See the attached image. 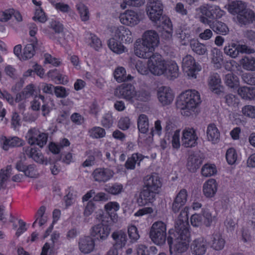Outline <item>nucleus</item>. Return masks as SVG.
Listing matches in <instances>:
<instances>
[{"instance_id": "52", "label": "nucleus", "mask_w": 255, "mask_h": 255, "mask_svg": "<svg viewBox=\"0 0 255 255\" xmlns=\"http://www.w3.org/2000/svg\"><path fill=\"white\" fill-rule=\"evenodd\" d=\"M89 136L92 138H101L106 135L105 130L100 127H94L88 131Z\"/></svg>"}, {"instance_id": "18", "label": "nucleus", "mask_w": 255, "mask_h": 255, "mask_svg": "<svg viewBox=\"0 0 255 255\" xmlns=\"http://www.w3.org/2000/svg\"><path fill=\"white\" fill-rule=\"evenodd\" d=\"M157 98L163 106L170 104L173 101L174 95L172 90L168 87L162 86L157 90Z\"/></svg>"}, {"instance_id": "60", "label": "nucleus", "mask_w": 255, "mask_h": 255, "mask_svg": "<svg viewBox=\"0 0 255 255\" xmlns=\"http://www.w3.org/2000/svg\"><path fill=\"white\" fill-rule=\"evenodd\" d=\"M237 157L238 155L234 148H230L227 150L226 154V158L229 164L232 165L234 164L237 161Z\"/></svg>"}, {"instance_id": "58", "label": "nucleus", "mask_w": 255, "mask_h": 255, "mask_svg": "<svg viewBox=\"0 0 255 255\" xmlns=\"http://www.w3.org/2000/svg\"><path fill=\"white\" fill-rule=\"evenodd\" d=\"M218 184L214 179H209L203 184L204 191H217Z\"/></svg>"}, {"instance_id": "43", "label": "nucleus", "mask_w": 255, "mask_h": 255, "mask_svg": "<svg viewBox=\"0 0 255 255\" xmlns=\"http://www.w3.org/2000/svg\"><path fill=\"white\" fill-rule=\"evenodd\" d=\"M76 8L82 21H86L89 20L90 17L89 11L88 7L85 4L79 1L76 3Z\"/></svg>"}, {"instance_id": "61", "label": "nucleus", "mask_w": 255, "mask_h": 255, "mask_svg": "<svg viewBox=\"0 0 255 255\" xmlns=\"http://www.w3.org/2000/svg\"><path fill=\"white\" fill-rule=\"evenodd\" d=\"M228 10L232 15H237V19H239V2L238 1H233L229 3L228 6Z\"/></svg>"}, {"instance_id": "10", "label": "nucleus", "mask_w": 255, "mask_h": 255, "mask_svg": "<svg viewBox=\"0 0 255 255\" xmlns=\"http://www.w3.org/2000/svg\"><path fill=\"white\" fill-rule=\"evenodd\" d=\"M182 67L190 78H196L197 73L201 70V66L191 55H187L183 58Z\"/></svg>"}, {"instance_id": "28", "label": "nucleus", "mask_w": 255, "mask_h": 255, "mask_svg": "<svg viewBox=\"0 0 255 255\" xmlns=\"http://www.w3.org/2000/svg\"><path fill=\"white\" fill-rule=\"evenodd\" d=\"M203 162L202 157L198 154H193L188 157L187 168L191 172H195Z\"/></svg>"}, {"instance_id": "63", "label": "nucleus", "mask_w": 255, "mask_h": 255, "mask_svg": "<svg viewBox=\"0 0 255 255\" xmlns=\"http://www.w3.org/2000/svg\"><path fill=\"white\" fill-rule=\"evenodd\" d=\"M54 93L57 98H64L69 95V90L64 87L57 86H55Z\"/></svg>"}, {"instance_id": "16", "label": "nucleus", "mask_w": 255, "mask_h": 255, "mask_svg": "<svg viewBox=\"0 0 255 255\" xmlns=\"http://www.w3.org/2000/svg\"><path fill=\"white\" fill-rule=\"evenodd\" d=\"M114 171L109 168H97L92 173L95 181L99 183H105L109 181L114 176Z\"/></svg>"}, {"instance_id": "50", "label": "nucleus", "mask_w": 255, "mask_h": 255, "mask_svg": "<svg viewBox=\"0 0 255 255\" xmlns=\"http://www.w3.org/2000/svg\"><path fill=\"white\" fill-rule=\"evenodd\" d=\"M225 53L232 58H236L239 54V44L232 43L224 47Z\"/></svg>"}, {"instance_id": "57", "label": "nucleus", "mask_w": 255, "mask_h": 255, "mask_svg": "<svg viewBox=\"0 0 255 255\" xmlns=\"http://www.w3.org/2000/svg\"><path fill=\"white\" fill-rule=\"evenodd\" d=\"M61 216V211L60 210L58 209H55L53 211L52 213V223L51 225L50 226L49 228L47 229L45 233V235L44 236V238H45L46 237L48 236L49 233L51 232L52 230L53 229V226L55 225L58 221L59 220Z\"/></svg>"}, {"instance_id": "30", "label": "nucleus", "mask_w": 255, "mask_h": 255, "mask_svg": "<svg viewBox=\"0 0 255 255\" xmlns=\"http://www.w3.org/2000/svg\"><path fill=\"white\" fill-rule=\"evenodd\" d=\"M108 45L111 50L117 54H121L128 51L127 48L121 42L118 41L115 37L109 40Z\"/></svg>"}, {"instance_id": "51", "label": "nucleus", "mask_w": 255, "mask_h": 255, "mask_svg": "<svg viewBox=\"0 0 255 255\" xmlns=\"http://www.w3.org/2000/svg\"><path fill=\"white\" fill-rule=\"evenodd\" d=\"M240 96L243 99H252L255 97V87H243L240 88Z\"/></svg>"}, {"instance_id": "8", "label": "nucleus", "mask_w": 255, "mask_h": 255, "mask_svg": "<svg viewBox=\"0 0 255 255\" xmlns=\"http://www.w3.org/2000/svg\"><path fill=\"white\" fill-rule=\"evenodd\" d=\"M147 65L150 73L155 76H161L165 72L166 61L162 56L157 53L150 55L148 58Z\"/></svg>"}, {"instance_id": "11", "label": "nucleus", "mask_w": 255, "mask_h": 255, "mask_svg": "<svg viewBox=\"0 0 255 255\" xmlns=\"http://www.w3.org/2000/svg\"><path fill=\"white\" fill-rule=\"evenodd\" d=\"M121 23L125 26L134 27L141 20L140 13L133 9H127L119 15Z\"/></svg>"}, {"instance_id": "36", "label": "nucleus", "mask_w": 255, "mask_h": 255, "mask_svg": "<svg viewBox=\"0 0 255 255\" xmlns=\"http://www.w3.org/2000/svg\"><path fill=\"white\" fill-rule=\"evenodd\" d=\"M155 192H140L137 199L139 206H143L154 200Z\"/></svg>"}, {"instance_id": "49", "label": "nucleus", "mask_w": 255, "mask_h": 255, "mask_svg": "<svg viewBox=\"0 0 255 255\" xmlns=\"http://www.w3.org/2000/svg\"><path fill=\"white\" fill-rule=\"evenodd\" d=\"M145 0H122L120 7L122 10L126 9L128 6L138 7L143 5Z\"/></svg>"}, {"instance_id": "5", "label": "nucleus", "mask_w": 255, "mask_h": 255, "mask_svg": "<svg viewBox=\"0 0 255 255\" xmlns=\"http://www.w3.org/2000/svg\"><path fill=\"white\" fill-rule=\"evenodd\" d=\"M110 199V195L105 192H87L83 197V202L88 201L84 211V216L88 217L93 213L95 207L92 201H106Z\"/></svg>"}, {"instance_id": "26", "label": "nucleus", "mask_w": 255, "mask_h": 255, "mask_svg": "<svg viewBox=\"0 0 255 255\" xmlns=\"http://www.w3.org/2000/svg\"><path fill=\"white\" fill-rule=\"evenodd\" d=\"M0 141L2 148L4 150H8L10 148L21 146L23 142V140L17 136H1Z\"/></svg>"}, {"instance_id": "22", "label": "nucleus", "mask_w": 255, "mask_h": 255, "mask_svg": "<svg viewBox=\"0 0 255 255\" xmlns=\"http://www.w3.org/2000/svg\"><path fill=\"white\" fill-rule=\"evenodd\" d=\"M144 186L148 191H154L161 187L162 182L158 174L153 173L145 177Z\"/></svg>"}, {"instance_id": "44", "label": "nucleus", "mask_w": 255, "mask_h": 255, "mask_svg": "<svg viewBox=\"0 0 255 255\" xmlns=\"http://www.w3.org/2000/svg\"><path fill=\"white\" fill-rule=\"evenodd\" d=\"M217 173V167L215 164L213 163L205 164L201 168V174L206 177L214 176Z\"/></svg>"}, {"instance_id": "29", "label": "nucleus", "mask_w": 255, "mask_h": 255, "mask_svg": "<svg viewBox=\"0 0 255 255\" xmlns=\"http://www.w3.org/2000/svg\"><path fill=\"white\" fill-rule=\"evenodd\" d=\"M120 204L117 202H109L104 206L105 211L113 222L117 221L118 216L117 212L120 210Z\"/></svg>"}, {"instance_id": "47", "label": "nucleus", "mask_w": 255, "mask_h": 255, "mask_svg": "<svg viewBox=\"0 0 255 255\" xmlns=\"http://www.w3.org/2000/svg\"><path fill=\"white\" fill-rule=\"evenodd\" d=\"M211 28L217 34L226 35L229 32V28L224 23L217 21L214 22Z\"/></svg>"}, {"instance_id": "24", "label": "nucleus", "mask_w": 255, "mask_h": 255, "mask_svg": "<svg viewBox=\"0 0 255 255\" xmlns=\"http://www.w3.org/2000/svg\"><path fill=\"white\" fill-rule=\"evenodd\" d=\"M112 238L114 241V246L117 249H122L125 247L128 241V237L125 231L116 230L112 234Z\"/></svg>"}, {"instance_id": "12", "label": "nucleus", "mask_w": 255, "mask_h": 255, "mask_svg": "<svg viewBox=\"0 0 255 255\" xmlns=\"http://www.w3.org/2000/svg\"><path fill=\"white\" fill-rule=\"evenodd\" d=\"M112 35L119 39L126 44H129L133 41V35L131 31L124 25L114 26L112 28Z\"/></svg>"}, {"instance_id": "21", "label": "nucleus", "mask_w": 255, "mask_h": 255, "mask_svg": "<svg viewBox=\"0 0 255 255\" xmlns=\"http://www.w3.org/2000/svg\"><path fill=\"white\" fill-rule=\"evenodd\" d=\"M208 86L209 90L214 94L219 95L223 92V86L219 75L214 73L211 75L208 80Z\"/></svg>"}, {"instance_id": "23", "label": "nucleus", "mask_w": 255, "mask_h": 255, "mask_svg": "<svg viewBox=\"0 0 255 255\" xmlns=\"http://www.w3.org/2000/svg\"><path fill=\"white\" fill-rule=\"evenodd\" d=\"M208 247L206 239L199 238L194 240L191 245V251L195 255H203L205 254Z\"/></svg>"}, {"instance_id": "17", "label": "nucleus", "mask_w": 255, "mask_h": 255, "mask_svg": "<svg viewBox=\"0 0 255 255\" xmlns=\"http://www.w3.org/2000/svg\"><path fill=\"white\" fill-rule=\"evenodd\" d=\"M95 242L91 237L87 236L80 238L78 241V248L83 254H89L95 250Z\"/></svg>"}, {"instance_id": "15", "label": "nucleus", "mask_w": 255, "mask_h": 255, "mask_svg": "<svg viewBox=\"0 0 255 255\" xmlns=\"http://www.w3.org/2000/svg\"><path fill=\"white\" fill-rule=\"evenodd\" d=\"M198 136L193 128H186L182 131V145L186 147H195L197 144Z\"/></svg>"}, {"instance_id": "4", "label": "nucleus", "mask_w": 255, "mask_h": 255, "mask_svg": "<svg viewBox=\"0 0 255 255\" xmlns=\"http://www.w3.org/2000/svg\"><path fill=\"white\" fill-rule=\"evenodd\" d=\"M166 224L162 221L154 222L150 228L149 238L155 245L161 246L164 244L167 238Z\"/></svg>"}, {"instance_id": "27", "label": "nucleus", "mask_w": 255, "mask_h": 255, "mask_svg": "<svg viewBox=\"0 0 255 255\" xmlns=\"http://www.w3.org/2000/svg\"><path fill=\"white\" fill-rule=\"evenodd\" d=\"M245 3L240 1V24L248 25L251 23L254 11L249 9H246Z\"/></svg>"}, {"instance_id": "45", "label": "nucleus", "mask_w": 255, "mask_h": 255, "mask_svg": "<svg viewBox=\"0 0 255 255\" xmlns=\"http://www.w3.org/2000/svg\"><path fill=\"white\" fill-rule=\"evenodd\" d=\"M11 166L7 165L5 168H2L0 170V189H3L8 177L11 174Z\"/></svg>"}, {"instance_id": "55", "label": "nucleus", "mask_w": 255, "mask_h": 255, "mask_svg": "<svg viewBox=\"0 0 255 255\" xmlns=\"http://www.w3.org/2000/svg\"><path fill=\"white\" fill-rule=\"evenodd\" d=\"M150 98L149 93L145 90H140L136 91L135 90V94H134L133 103L135 101H146Z\"/></svg>"}, {"instance_id": "14", "label": "nucleus", "mask_w": 255, "mask_h": 255, "mask_svg": "<svg viewBox=\"0 0 255 255\" xmlns=\"http://www.w3.org/2000/svg\"><path fill=\"white\" fill-rule=\"evenodd\" d=\"M180 130L174 129L171 124L165 127V138L169 141L173 149L178 150L181 146Z\"/></svg>"}, {"instance_id": "19", "label": "nucleus", "mask_w": 255, "mask_h": 255, "mask_svg": "<svg viewBox=\"0 0 255 255\" xmlns=\"http://www.w3.org/2000/svg\"><path fill=\"white\" fill-rule=\"evenodd\" d=\"M15 168L18 171L23 172L25 177L36 178L39 176V173L36 166L34 164L26 165L21 161H19L16 162Z\"/></svg>"}, {"instance_id": "46", "label": "nucleus", "mask_w": 255, "mask_h": 255, "mask_svg": "<svg viewBox=\"0 0 255 255\" xmlns=\"http://www.w3.org/2000/svg\"><path fill=\"white\" fill-rule=\"evenodd\" d=\"M240 64L247 70L255 71V58L253 57H244L240 60Z\"/></svg>"}, {"instance_id": "33", "label": "nucleus", "mask_w": 255, "mask_h": 255, "mask_svg": "<svg viewBox=\"0 0 255 255\" xmlns=\"http://www.w3.org/2000/svg\"><path fill=\"white\" fill-rule=\"evenodd\" d=\"M211 247L216 251L222 250L225 246V240L220 233L214 234L210 241Z\"/></svg>"}, {"instance_id": "20", "label": "nucleus", "mask_w": 255, "mask_h": 255, "mask_svg": "<svg viewBox=\"0 0 255 255\" xmlns=\"http://www.w3.org/2000/svg\"><path fill=\"white\" fill-rule=\"evenodd\" d=\"M23 151L25 154L29 158H32L36 162L42 164H47V159L44 158L41 151L36 147H24L23 148Z\"/></svg>"}, {"instance_id": "53", "label": "nucleus", "mask_w": 255, "mask_h": 255, "mask_svg": "<svg viewBox=\"0 0 255 255\" xmlns=\"http://www.w3.org/2000/svg\"><path fill=\"white\" fill-rule=\"evenodd\" d=\"M87 43L91 47L96 50H99L102 47V42L100 39L95 34L90 33L87 35Z\"/></svg>"}, {"instance_id": "39", "label": "nucleus", "mask_w": 255, "mask_h": 255, "mask_svg": "<svg viewBox=\"0 0 255 255\" xmlns=\"http://www.w3.org/2000/svg\"><path fill=\"white\" fill-rule=\"evenodd\" d=\"M211 62L216 68H220L223 60V53L219 49L214 48L211 50Z\"/></svg>"}, {"instance_id": "54", "label": "nucleus", "mask_w": 255, "mask_h": 255, "mask_svg": "<svg viewBox=\"0 0 255 255\" xmlns=\"http://www.w3.org/2000/svg\"><path fill=\"white\" fill-rule=\"evenodd\" d=\"M212 5L205 4L200 6L196 9L197 11H199L201 15L206 16L209 18H213V14L212 13Z\"/></svg>"}, {"instance_id": "25", "label": "nucleus", "mask_w": 255, "mask_h": 255, "mask_svg": "<svg viewBox=\"0 0 255 255\" xmlns=\"http://www.w3.org/2000/svg\"><path fill=\"white\" fill-rule=\"evenodd\" d=\"M164 71L165 72L163 75L169 79H175L178 77L179 74V66L177 63L173 60L166 61Z\"/></svg>"}, {"instance_id": "64", "label": "nucleus", "mask_w": 255, "mask_h": 255, "mask_svg": "<svg viewBox=\"0 0 255 255\" xmlns=\"http://www.w3.org/2000/svg\"><path fill=\"white\" fill-rule=\"evenodd\" d=\"M33 19L35 21H38L40 22H44L47 20L45 13L41 7H37L35 9V15Z\"/></svg>"}, {"instance_id": "40", "label": "nucleus", "mask_w": 255, "mask_h": 255, "mask_svg": "<svg viewBox=\"0 0 255 255\" xmlns=\"http://www.w3.org/2000/svg\"><path fill=\"white\" fill-rule=\"evenodd\" d=\"M190 47L192 51L198 55H204L207 54L208 50L206 45L200 43L198 40L191 41Z\"/></svg>"}, {"instance_id": "35", "label": "nucleus", "mask_w": 255, "mask_h": 255, "mask_svg": "<svg viewBox=\"0 0 255 255\" xmlns=\"http://www.w3.org/2000/svg\"><path fill=\"white\" fill-rule=\"evenodd\" d=\"M114 76L115 80L119 83L127 80H131L132 78L130 75H127L126 71L123 67H118L114 71Z\"/></svg>"}, {"instance_id": "9", "label": "nucleus", "mask_w": 255, "mask_h": 255, "mask_svg": "<svg viewBox=\"0 0 255 255\" xmlns=\"http://www.w3.org/2000/svg\"><path fill=\"white\" fill-rule=\"evenodd\" d=\"M103 215L102 214H97L96 218L99 221L103 222ZM111 232L110 227L103 223L94 225L90 229V234L92 237L95 238L100 241H105L108 238Z\"/></svg>"}, {"instance_id": "7", "label": "nucleus", "mask_w": 255, "mask_h": 255, "mask_svg": "<svg viewBox=\"0 0 255 255\" xmlns=\"http://www.w3.org/2000/svg\"><path fill=\"white\" fill-rule=\"evenodd\" d=\"M25 138L30 145H37L42 148L47 143L48 134L43 130L34 128L28 130Z\"/></svg>"}, {"instance_id": "1", "label": "nucleus", "mask_w": 255, "mask_h": 255, "mask_svg": "<svg viewBox=\"0 0 255 255\" xmlns=\"http://www.w3.org/2000/svg\"><path fill=\"white\" fill-rule=\"evenodd\" d=\"M189 207H185L180 213V219L176 223V233L173 230L169 231V236L167 238L171 255H182L189 247L190 232L187 221Z\"/></svg>"}, {"instance_id": "37", "label": "nucleus", "mask_w": 255, "mask_h": 255, "mask_svg": "<svg viewBox=\"0 0 255 255\" xmlns=\"http://www.w3.org/2000/svg\"><path fill=\"white\" fill-rule=\"evenodd\" d=\"M189 27H181L176 30V35L182 45H186L190 37Z\"/></svg>"}, {"instance_id": "2", "label": "nucleus", "mask_w": 255, "mask_h": 255, "mask_svg": "<svg viewBox=\"0 0 255 255\" xmlns=\"http://www.w3.org/2000/svg\"><path fill=\"white\" fill-rule=\"evenodd\" d=\"M159 36L154 30L145 31L141 38L137 39L133 44V52L137 57L147 59L158 46Z\"/></svg>"}, {"instance_id": "42", "label": "nucleus", "mask_w": 255, "mask_h": 255, "mask_svg": "<svg viewBox=\"0 0 255 255\" xmlns=\"http://www.w3.org/2000/svg\"><path fill=\"white\" fill-rule=\"evenodd\" d=\"M137 128L141 133H146L149 128V121L148 117L145 114H140L137 119Z\"/></svg>"}, {"instance_id": "3", "label": "nucleus", "mask_w": 255, "mask_h": 255, "mask_svg": "<svg viewBox=\"0 0 255 255\" xmlns=\"http://www.w3.org/2000/svg\"><path fill=\"white\" fill-rule=\"evenodd\" d=\"M201 103L200 93L195 90H188L181 93L177 97L176 106L181 115L189 117L196 115Z\"/></svg>"}, {"instance_id": "56", "label": "nucleus", "mask_w": 255, "mask_h": 255, "mask_svg": "<svg viewBox=\"0 0 255 255\" xmlns=\"http://www.w3.org/2000/svg\"><path fill=\"white\" fill-rule=\"evenodd\" d=\"M135 67L138 73L141 75H147L150 73L148 65L146 66L143 61L140 60L136 61Z\"/></svg>"}, {"instance_id": "41", "label": "nucleus", "mask_w": 255, "mask_h": 255, "mask_svg": "<svg viewBox=\"0 0 255 255\" xmlns=\"http://www.w3.org/2000/svg\"><path fill=\"white\" fill-rule=\"evenodd\" d=\"M186 192H179L173 203L172 210L176 213L179 211L180 208L186 202Z\"/></svg>"}, {"instance_id": "6", "label": "nucleus", "mask_w": 255, "mask_h": 255, "mask_svg": "<svg viewBox=\"0 0 255 255\" xmlns=\"http://www.w3.org/2000/svg\"><path fill=\"white\" fill-rule=\"evenodd\" d=\"M163 4L161 0H148L146 12L150 20L158 24L162 17Z\"/></svg>"}, {"instance_id": "38", "label": "nucleus", "mask_w": 255, "mask_h": 255, "mask_svg": "<svg viewBox=\"0 0 255 255\" xmlns=\"http://www.w3.org/2000/svg\"><path fill=\"white\" fill-rule=\"evenodd\" d=\"M225 82L231 88L236 89L239 92V81L238 77L232 73H228L225 75Z\"/></svg>"}, {"instance_id": "31", "label": "nucleus", "mask_w": 255, "mask_h": 255, "mask_svg": "<svg viewBox=\"0 0 255 255\" xmlns=\"http://www.w3.org/2000/svg\"><path fill=\"white\" fill-rule=\"evenodd\" d=\"M207 137L208 141L215 144L219 142L220 139V132L214 124L208 125L206 130Z\"/></svg>"}, {"instance_id": "59", "label": "nucleus", "mask_w": 255, "mask_h": 255, "mask_svg": "<svg viewBox=\"0 0 255 255\" xmlns=\"http://www.w3.org/2000/svg\"><path fill=\"white\" fill-rule=\"evenodd\" d=\"M203 215L204 218L203 223L206 227L211 226L216 221L215 216H212L211 212L207 209L203 211Z\"/></svg>"}, {"instance_id": "32", "label": "nucleus", "mask_w": 255, "mask_h": 255, "mask_svg": "<svg viewBox=\"0 0 255 255\" xmlns=\"http://www.w3.org/2000/svg\"><path fill=\"white\" fill-rule=\"evenodd\" d=\"M31 43L27 44L24 47L22 55L23 59H30L34 54L35 49L37 47L38 42L36 38H33L30 40Z\"/></svg>"}, {"instance_id": "62", "label": "nucleus", "mask_w": 255, "mask_h": 255, "mask_svg": "<svg viewBox=\"0 0 255 255\" xmlns=\"http://www.w3.org/2000/svg\"><path fill=\"white\" fill-rule=\"evenodd\" d=\"M128 232L130 239L134 242L138 240L140 236L137 228L134 225H129L128 228Z\"/></svg>"}, {"instance_id": "48", "label": "nucleus", "mask_w": 255, "mask_h": 255, "mask_svg": "<svg viewBox=\"0 0 255 255\" xmlns=\"http://www.w3.org/2000/svg\"><path fill=\"white\" fill-rule=\"evenodd\" d=\"M37 95L38 93L36 87L32 84L27 85L22 91L23 98L25 100L31 97L37 98Z\"/></svg>"}, {"instance_id": "13", "label": "nucleus", "mask_w": 255, "mask_h": 255, "mask_svg": "<svg viewBox=\"0 0 255 255\" xmlns=\"http://www.w3.org/2000/svg\"><path fill=\"white\" fill-rule=\"evenodd\" d=\"M135 87L131 84L124 83L118 86L115 91V95L118 98L125 99L133 103Z\"/></svg>"}, {"instance_id": "34", "label": "nucleus", "mask_w": 255, "mask_h": 255, "mask_svg": "<svg viewBox=\"0 0 255 255\" xmlns=\"http://www.w3.org/2000/svg\"><path fill=\"white\" fill-rule=\"evenodd\" d=\"M143 156L139 153H133L128 157L125 163V167L127 169L133 170L135 167L136 164H139L140 162L143 159Z\"/></svg>"}]
</instances>
